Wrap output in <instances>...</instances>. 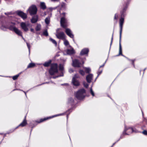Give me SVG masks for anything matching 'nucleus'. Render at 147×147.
Masks as SVG:
<instances>
[{"instance_id": "f257e3e1", "label": "nucleus", "mask_w": 147, "mask_h": 147, "mask_svg": "<svg viewBox=\"0 0 147 147\" xmlns=\"http://www.w3.org/2000/svg\"><path fill=\"white\" fill-rule=\"evenodd\" d=\"M127 3H126V5L124 7L122 10L121 11V18L119 20V27H120V32H119V54L117 56H118L121 55L126 58V57L123 55L122 54V47L121 44V37L122 32L123 28V26L124 21V19L123 17L125 16V13L127 8Z\"/></svg>"}, {"instance_id": "f03ea898", "label": "nucleus", "mask_w": 147, "mask_h": 147, "mask_svg": "<svg viewBox=\"0 0 147 147\" xmlns=\"http://www.w3.org/2000/svg\"><path fill=\"white\" fill-rule=\"evenodd\" d=\"M85 92L86 91L84 89H80L75 94V97L78 100H81L83 99L85 97L84 94Z\"/></svg>"}, {"instance_id": "7ed1b4c3", "label": "nucleus", "mask_w": 147, "mask_h": 147, "mask_svg": "<svg viewBox=\"0 0 147 147\" xmlns=\"http://www.w3.org/2000/svg\"><path fill=\"white\" fill-rule=\"evenodd\" d=\"M58 65L57 63H52L50 68L49 70V73L51 75H53L58 72Z\"/></svg>"}, {"instance_id": "20e7f679", "label": "nucleus", "mask_w": 147, "mask_h": 147, "mask_svg": "<svg viewBox=\"0 0 147 147\" xmlns=\"http://www.w3.org/2000/svg\"><path fill=\"white\" fill-rule=\"evenodd\" d=\"M30 15L31 16L35 15L36 13L37 9L35 5H32L28 9Z\"/></svg>"}, {"instance_id": "39448f33", "label": "nucleus", "mask_w": 147, "mask_h": 147, "mask_svg": "<svg viewBox=\"0 0 147 147\" xmlns=\"http://www.w3.org/2000/svg\"><path fill=\"white\" fill-rule=\"evenodd\" d=\"M16 13L24 20L26 19L27 17L26 14L21 10H18L16 11Z\"/></svg>"}, {"instance_id": "423d86ee", "label": "nucleus", "mask_w": 147, "mask_h": 147, "mask_svg": "<svg viewBox=\"0 0 147 147\" xmlns=\"http://www.w3.org/2000/svg\"><path fill=\"white\" fill-rule=\"evenodd\" d=\"M72 66L76 67H80L81 66V63L78 59H75L72 60Z\"/></svg>"}, {"instance_id": "0eeeda50", "label": "nucleus", "mask_w": 147, "mask_h": 147, "mask_svg": "<svg viewBox=\"0 0 147 147\" xmlns=\"http://www.w3.org/2000/svg\"><path fill=\"white\" fill-rule=\"evenodd\" d=\"M56 36L58 39H59L63 40L65 38V35L63 32H57L56 34Z\"/></svg>"}, {"instance_id": "6e6552de", "label": "nucleus", "mask_w": 147, "mask_h": 147, "mask_svg": "<svg viewBox=\"0 0 147 147\" xmlns=\"http://www.w3.org/2000/svg\"><path fill=\"white\" fill-rule=\"evenodd\" d=\"M20 26L21 28L24 31L27 32L29 30V29L28 28L29 24H26V23L23 22L21 23Z\"/></svg>"}, {"instance_id": "1a4fd4ad", "label": "nucleus", "mask_w": 147, "mask_h": 147, "mask_svg": "<svg viewBox=\"0 0 147 147\" xmlns=\"http://www.w3.org/2000/svg\"><path fill=\"white\" fill-rule=\"evenodd\" d=\"M89 52V49L88 48H84L81 50L80 53V55L81 56L86 55L88 56Z\"/></svg>"}, {"instance_id": "9d476101", "label": "nucleus", "mask_w": 147, "mask_h": 147, "mask_svg": "<svg viewBox=\"0 0 147 147\" xmlns=\"http://www.w3.org/2000/svg\"><path fill=\"white\" fill-rule=\"evenodd\" d=\"M93 77V75L92 74H89L86 77V80L87 82L88 83H90Z\"/></svg>"}, {"instance_id": "9b49d317", "label": "nucleus", "mask_w": 147, "mask_h": 147, "mask_svg": "<svg viewBox=\"0 0 147 147\" xmlns=\"http://www.w3.org/2000/svg\"><path fill=\"white\" fill-rule=\"evenodd\" d=\"M65 32L66 34L70 38H74V35L72 34V32L70 29L68 28H66Z\"/></svg>"}, {"instance_id": "f8f14e48", "label": "nucleus", "mask_w": 147, "mask_h": 147, "mask_svg": "<svg viewBox=\"0 0 147 147\" xmlns=\"http://www.w3.org/2000/svg\"><path fill=\"white\" fill-rule=\"evenodd\" d=\"M62 115V114H61V115H54V116H53L52 117H46V118H42V119H41L39 121H36V122H37L38 123H40L41 122H42L49 119H50V118H52L53 117H55L56 116H59L60 115Z\"/></svg>"}, {"instance_id": "ddd939ff", "label": "nucleus", "mask_w": 147, "mask_h": 147, "mask_svg": "<svg viewBox=\"0 0 147 147\" xmlns=\"http://www.w3.org/2000/svg\"><path fill=\"white\" fill-rule=\"evenodd\" d=\"M65 19L64 17H62L61 18L60 20V23L61 26L63 28H65L66 26L64 24L65 22Z\"/></svg>"}, {"instance_id": "4468645a", "label": "nucleus", "mask_w": 147, "mask_h": 147, "mask_svg": "<svg viewBox=\"0 0 147 147\" xmlns=\"http://www.w3.org/2000/svg\"><path fill=\"white\" fill-rule=\"evenodd\" d=\"M27 124L26 120V116H25L24 119L22 122L15 129V130L18 128L19 126L23 127L25 126Z\"/></svg>"}, {"instance_id": "2eb2a0df", "label": "nucleus", "mask_w": 147, "mask_h": 147, "mask_svg": "<svg viewBox=\"0 0 147 147\" xmlns=\"http://www.w3.org/2000/svg\"><path fill=\"white\" fill-rule=\"evenodd\" d=\"M11 24H12V25H10L9 27V29L12 31H13L14 32V31L16 30L17 28L15 26V24H16L15 23H13L12 22H11Z\"/></svg>"}, {"instance_id": "dca6fc26", "label": "nucleus", "mask_w": 147, "mask_h": 147, "mask_svg": "<svg viewBox=\"0 0 147 147\" xmlns=\"http://www.w3.org/2000/svg\"><path fill=\"white\" fill-rule=\"evenodd\" d=\"M127 130V128H126V126H125L124 130L123 131L122 134L120 136V138L118 140V141H119L120 139L123 138L124 135H128L129 134L126 132Z\"/></svg>"}, {"instance_id": "f3484780", "label": "nucleus", "mask_w": 147, "mask_h": 147, "mask_svg": "<svg viewBox=\"0 0 147 147\" xmlns=\"http://www.w3.org/2000/svg\"><path fill=\"white\" fill-rule=\"evenodd\" d=\"M38 15L34 16L31 19V22L32 23H35L38 20Z\"/></svg>"}, {"instance_id": "a211bd4d", "label": "nucleus", "mask_w": 147, "mask_h": 147, "mask_svg": "<svg viewBox=\"0 0 147 147\" xmlns=\"http://www.w3.org/2000/svg\"><path fill=\"white\" fill-rule=\"evenodd\" d=\"M72 83L74 86H79L80 85L79 82L78 81L76 80V79H75V78H73L72 79Z\"/></svg>"}, {"instance_id": "6ab92c4d", "label": "nucleus", "mask_w": 147, "mask_h": 147, "mask_svg": "<svg viewBox=\"0 0 147 147\" xmlns=\"http://www.w3.org/2000/svg\"><path fill=\"white\" fill-rule=\"evenodd\" d=\"M16 34L19 36H22L23 38V36L22 34V32L18 29L17 28L14 32Z\"/></svg>"}, {"instance_id": "aec40b11", "label": "nucleus", "mask_w": 147, "mask_h": 147, "mask_svg": "<svg viewBox=\"0 0 147 147\" xmlns=\"http://www.w3.org/2000/svg\"><path fill=\"white\" fill-rule=\"evenodd\" d=\"M67 54L70 55H72L75 53L74 51L73 48L71 49H67Z\"/></svg>"}, {"instance_id": "412c9836", "label": "nucleus", "mask_w": 147, "mask_h": 147, "mask_svg": "<svg viewBox=\"0 0 147 147\" xmlns=\"http://www.w3.org/2000/svg\"><path fill=\"white\" fill-rule=\"evenodd\" d=\"M40 8L43 10H45L46 8V6L45 3L44 2L40 3Z\"/></svg>"}, {"instance_id": "4be33fe9", "label": "nucleus", "mask_w": 147, "mask_h": 147, "mask_svg": "<svg viewBox=\"0 0 147 147\" xmlns=\"http://www.w3.org/2000/svg\"><path fill=\"white\" fill-rule=\"evenodd\" d=\"M51 62V60H50L48 61L45 62L43 64V65L45 67H48L49 66Z\"/></svg>"}, {"instance_id": "5701e85b", "label": "nucleus", "mask_w": 147, "mask_h": 147, "mask_svg": "<svg viewBox=\"0 0 147 147\" xmlns=\"http://www.w3.org/2000/svg\"><path fill=\"white\" fill-rule=\"evenodd\" d=\"M127 130H130V131H131V133L133 132L137 133L138 132V130H137L135 128H133L132 127H129L128 128H127Z\"/></svg>"}, {"instance_id": "b1692460", "label": "nucleus", "mask_w": 147, "mask_h": 147, "mask_svg": "<svg viewBox=\"0 0 147 147\" xmlns=\"http://www.w3.org/2000/svg\"><path fill=\"white\" fill-rule=\"evenodd\" d=\"M74 101V99L71 97L69 98L68 99V103L70 104L71 105H73Z\"/></svg>"}, {"instance_id": "393cba45", "label": "nucleus", "mask_w": 147, "mask_h": 147, "mask_svg": "<svg viewBox=\"0 0 147 147\" xmlns=\"http://www.w3.org/2000/svg\"><path fill=\"white\" fill-rule=\"evenodd\" d=\"M41 25L40 24H37L35 27V29L36 31H39L40 30Z\"/></svg>"}, {"instance_id": "a878e982", "label": "nucleus", "mask_w": 147, "mask_h": 147, "mask_svg": "<svg viewBox=\"0 0 147 147\" xmlns=\"http://www.w3.org/2000/svg\"><path fill=\"white\" fill-rule=\"evenodd\" d=\"M84 69L86 73L89 74L91 71V69L89 67H85Z\"/></svg>"}, {"instance_id": "bb28decb", "label": "nucleus", "mask_w": 147, "mask_h": 147, "mask_svg": "<svg viewBox=\"0 0 147 147\" xmlns=\"http://www.w3.org/2000/svg\"><path fill=\"white\" fill-rule=\"evenodd\" d=\"M45 22L47 24H48L50 23V18L49 17H47L45 19Z\"/></svg>"}, {"instance_id": "cd10ccee", "label": "nucleus", "mask_w": 147, "mask_h": 147, "mask_svg": "<svg viewBox=\"0 0 147 147\" xmlns=\"http://www.w3.org/2000/svg\"><path fill=\"white\" fill-rule=\"evenodd\" d=\"M35 64L34 63H30L27 66V68H32L35 66Z\"/></svg>"}, {"instance_id": "c85d7f7f", "label": "nucleus", "mask_w": 147, "mask_h": 147, "mask_svg": "<svg viewBox=\"0 0 147 147\" xmlns=\"http://www.w3.org/2000/svg\"><path fill=\"white\" fill-rule=\"evenodd\" d=\"M102 69H100V68H99L98 72H97L98 75L97 76V78H98V76L102 73Z\"/></svg>"}, {"instance_id": "c756f323", "label": "nucleus", "mask_w": 147, "mask_h": 147, "mask_svg": "<svg viewBox=\"0 0 147 147\" xmlns=\"http://www.w3.org/2000/svg\"><path fill=\"white\" fill-rule=\"evenodd\" d=\"M50 40L52 42L55 44L56 46L57 45V43L56 41L54 39H53L52 38H49Z\"/></svg>"}, {"instance_id": "7c9ffc66", "label": "nucleus", "mask_w": 147, "mask_h": 147, "mask_svg": "<svg viewBox=\"0 0 147 147\" xmlns=\"http://www.w3.org/2000/svg\"><path fill=\"white\" fill-rule=\"evenodd\" d=\"M59 70L61 71V72H62L63 73V71L64 70V67L61 64L59 65Z\"/></svg>"}, {"instance_id": "2f4dec72", "label": "nucleus", "mask_w": 147, "mask_h": 147, "mask_svg": "<svg viewBox=\"0 0 147 147\" xmlns=\"http://www.w3.org/2000/svg\"><path fill=\"white\" fill-rule=\"evenodd\" d=\"M66 4L65 3L62 2L61 3V7L62 8H64V9H65L66 7Z\"/></svg>"}, {"instance_id": "473e14b6", "label": "nucleus", "mask_w": 147, "mask_h": 147, "mask_svg": "<svg viewBox=\"0 0 147 147\" xmlns=\"http://www.w3.org/2000/svg\"><path fill=\"white\" fill-rule=\"evenodd\" d=\"M113 34H114V31L113 32V34H112V36L111 38V43H110V49H109V50H110V49H111V45H112V42H113Z\"/></svg>"}, {"instance_id": "72a5a7b5", "label": "nucleus", "mask_w": 147, "mask_h": 147, "mask_svg": "<svg viewBox=\"0 0 147 147\" xmlns=\"http://www.w3.org/2000/svg\"><path fill=\"white\" fill-rule=\"evenodd\" d=\"M63 76V73L62 72L60 75H59L57 76H53V78L54 79H55L56 78H57L58 77H61V76Z\"/></svg>"}, {"instance_id": "f704fd0d", "label": "nucleus", "mask_w": 147, "mask_h": 147, "mask_svg": "<svg viewBox=\"0 0 147 147\" xmlns=\"http://www.w3.org/2000/svg\"><path fill=\"white\" fill-rule=\"evenodd\" d=\"M79 72L82 76H84L85 74L84 72L82 70H80Z\"/></svg>"}, {"instance_id": "c9c22d12", "label": "nucleus", "mask_w": 147, "mask_h": 147, "mask_svg": "<svg viewBox=\"0 0 147 147\" xmlns=\"http://www.w3.org/2000/svg\"><path fill=\"white\" fill-rule=\"evenodd\" d=\"M19 74H17L16 75L14 76L12 78L13 80H15L17 79L18 77H19Z\"/></svg>"}, {"instance_id": "e433bc0d", "label": "nucleus", "mask_w": 147, "mask_h": 147, "mask_svg": "<svg viewBox=\"0 0 147 147\" xmlns=\"http://www.w3.org/2000/svg\"><path fill=\"white\" fill-rule=\"evenodd\" d=\"M43 34L44 35L47 36H48V33L47 30H45L43 32Z\"/></svg>"}, {"instance_id": "4c0bfd02", "label": "nucleus", "mask_w": 147, "mask_h": 147, "mask_svg": "<svg viewBox=\"0 0 147 147\" xmlns=\"http://www.w3.org/2000/svg\"><path fill=\"white\" fill-rule=\"evenodd\" d=\"M36 125L35 124H33L32 123H30V126H31V128H32V129H31V132L32 131V129L34 127H35Z\"/></svg>"}, {"instance_id": "58836bf2", "label": "nucleus", "mask_w": 147, "mask_h": 147, "mask_svg": "<svg viewBox=\"0 0 147 147\" xmlns=\"http://www.w3.org/2000/svg\"><path fill=\"white\" fill-rule=\"evenodd\" d=\"M27 47L28 49L29 53H30V46L29 43L26 42V43Z\"/></svg>"}, {"instance_id": "ea45409f", "label": "nucleus", "mask_w": 147, "mask_h": 147, "mask_svg": "<svg viewBox=\"0 0 147 147\" xmlns=\"http://www.w3.org/2000/svg\"><path fill=\"white\" fill-rule=\"evenodd\" d=\"M90 93L91 94V95L93 96H94V93L92 90V87H91V88L90 89Z\"/></svg>"}, {"instance_id": "a19ab883", "label": "nucleus", "mask_w": 147, "mask_h": 147, "mask_svg": "<svg viewBox=\"0 0 147 147\" xmlns=\"http://www.w3.org/2000/svg\"><path fill=\"white\" fill-rule=\"evenodd\" d=\"M83 85L84 87L86 88H87L89 86V84H88L85 82L83 83Z\"/></svg>"}, {"instance_id": "79ce46f5", "label": "nucleus", "mask_w": 147, "mask_h": 147, "mask_svg": "<svg viewBox=\"0 0 147 147\" xmlns=\"http://www.w3.org/2000/svg\"><path fill=\"white\" fill-rule=\"evenodd\" d=\"M72 111L71 109H68L67 111H66L67 113L68 112H69V113L67 115V119L68 117V115H69V114Z\"/></svg>"}, {"instance_id": "37998d69", "label": "nucleus", "mask_w": 147, "mask_h": 147, "mask_svg": "<svg viewBox=\"0 0 147 147\" xmlns=\"http://www.w3.org/2000/svg\"><path fill=\"white\" fill-rule=\"evenodd\" d=\"M64 45L67 46L69 44V42L67 40H65L64 42Z\"/></svg>"}, {"instance_id": "c03bdc74", "label": "nucleus", "mask_w": 147, "mask_h": 147, "mask_svg": "<svg viewBox=\"0 0 147 147\" xmlns=\"http://www.w3.org/2000/svg\"><path fill=\"white\" fill-rule=\"evenodd\" d=\"M118 18V15H117V13H116L115 14L114 19L115 20H117Z\"/></svg>"}, {"instance_id": "a18cd8bd", "label": "nucleus", "mask_w": 147, "mask_h": 147, "mask_svg": "<svg viewBox=\"0 0 147 147\" xmlns=\"http://www.w3.org/2000/svg\"><path fill=\"white\" fill-rule=\"evenodd\" d=\"M142 133L145 135H147V131L146 130H144Z\"/></svg>"}, {"instance_id": "49530a36", "label": "nucleus", "mask_w": 147, "mask_h": 147, "mask_svg": "<svg viewBox=\"0 0 147 147\" xmlns=\"http://www.w3.org/2000/svg\"><path fill=\"white\" fill-rule=\"evenodd\" d=\"M78 78L79 76L77 74H75L73 78H75V79H76V78Z\"/></svg>"}, {"instance_id": "de8ad7c7", "label": "nucleus", "mask_w": 147, "mask_h": 147, "mask_svg": "<svg viewBox=\"0 0 147 147\" xmlns=\"http://www.w3.org/2000/svg\"><path fill=\"white\" fill-rule=\"evenodd\" d=\"M74 70L71 69H69V72H70L71 73H73V72H74Z\"/></svg>"}, {"instance_id": "09e8293b", "label": "nucleus", "mask_w": 147, "mask_h": 147, "mask_svg": "<svg viewBox=\"0 0 147 147\" xmlns=\"http://www.w3.org/2000/svg\"><path fill=\"white\" fill-rule=\"evenodd\" d=\"M135 60H131V61L132 62V64L134 66V67H135V65L134 64V61H135Z\"/></svg>"}, {"instance_id": "8fccbe9b", "label": "nucleus", "mask_w": 147, "mask_h": 147, "mask_svg": "<svg viewBox=\"0 0 147 147\" xmlns=\"http://www.w3.org/2000/svg\"><path fill=\"white\" fill-rule=\"evenodd\" d=\"M106 62V61H105V63L102 65L100 66L99 68H101L102 67H103L105 65Z\"/></svg>"}, {"instance_id": "3c124183", "label": "nucleus", "mask_w": 147, "mask_h": 147, "mask_svg": "<svg viewBox=\"0 0 147 147\" xmlns=\"http://www.w3.org/2000/svg\"><path fill=\"white\" fill-rule=\"evenodd\" d=\"M51 1L53 2H57L59 1L60 0H51Z\"/></svg>"}, {"instance_id": "603ef678", "label": "nucleus", "mask_w": 147, "mask_h": 147, "mask_svg": "<svg viewBox=\"0 0 147 147\" xmlns=\"http://www.w3.org/2000/svg\"><path fill=\"white\" fill-rule=\"evenodd\" d=\"M30 30L31 32H32L33 33L34 32V29L32 28H31L30 29Z\"/></svg>"}, {"instance_id": "864d4df0", "label": "nucleus", "mask_w": 147, "mask_h": 147, "mask_svg": "<svg viewBox=\"0 0 147 147\" xmlns=\"http://www.w3.org/2000/svg\"><path fill=\"white\" fill-rule=\"evenodd\" d=\"M118 141H118L117 140V141L114 143L111 147H113V146Z\"/></svg>"}, {"instance_id": "5fc2aeb1", "label": "nucleus", "mask_w": 147, "mask_h": 147, "mask_svg": "<svg viewBox=\"0 0 147 147\" xmlns=\"http://www.w3.org/2000/svg\"><path fill=\"white\" fill-rule=\"evenodd\" d=\"M65 12H63V13H62V14L63 15V17H65Z\"/></svg>"}, {"instance_id": "6e6d98bb", "label": "nucleus", "mask_w": 147, "mask_h": 147, "mask_svg": "<svg viewBox=\"0 0 147 147\" xmlns=\"http://www.w3.org/2000/svg\"><path fill=\"white\" fill-rule=\"evenodd\" d=\"M61 85H66V86H68V84H67V83H64V84H61Z\"/></svg>"}, {"instance_id": "4d7b16f0", "label": "nucleus", "mask_w": 147, "mask_h": 147, "mask_svg": "<svg viewBox=\"0 0 147 147\" xmlns=\"http://www.w3.org/2000/svg\"><path fill=\"white\" fill-rule=\"evenodd\" d=\"M54 9L52 7H50L49 8V9L50 11H52Z\"/></svg>"}, {"instance_id": "13d9d810", "label": "nucleus", "mask_w": 147, "mask_h": 147, "mask_svg": "<svg viewBox=\"0 0 147 147\" xmlns=\"http://www.w3.org/2000/svg\"><path fill=\"white\" fill-rule=\"evenodd\" d=\"M21 90V91H22L24 93H25V94L26 96V92H25L23 90Z\"/></svg>"}, {"instance_id": "bf43d9fd", "label": "nucleus", "mask_w": 147, "mask_h": 147, "mask_svg": "<svg viewBox=\"0 0 147 147\" xmlns=\"http://www.w3.org/2000/svg\"><path fill=\"white\" fill-rule=\"evenodd\" d=\"M48 83V82H46V83H42V84H39V85H37V86H40V85H42V84H45V83Z\"/></svg>"}, {"instance_id": "052dcab7", "label": "nucleus", "mask_w": 147, "mask_h": 147, "mask_svg": "<svg viewBox=\"0 0 147 147\" xmlns=\"http://www.w3.org/2000/svg\"><path fill=\"white\" fill-rule=\"evenodd\" d=\"M36 34H40V33H38V32H36Z\"/></svg>"}, {"instance_id": "680f3d73", "label": "nucleus", "mask_w": 147, "mask_h": 147, "mask_svg": "<svg viewBox=\"0 0 147 147\" xmlns=\"http://www.w3.org/2000/svg\"><path fill=\"white\" fill-rule=\"evenodd\" d=\"M97 78H97V77L96 78H95V80L94 82H95L96 81V79Z\"/></svg>"}, {"instance_id": "e2e57ef3", "label": "nucleus", "mask_w": 147, "mask_h": 147, "mask_svg": "<svg viewBox=\"0 0 147 147\" xmlns=\"http://www.w3.org/2000/svg\"><path fill=\"white\" fill-rule=\"evenodd\" d=\"M146 68H145L144 69V72L145 71V70H146Z\"/></svg>"}, {"instance_id": "0e129e2a", "label": "nucleus", "mask_w": 147, "mask_h": 147, "mask_svg": "<svg viewBox=\"0 0 147 147\" xmlns=\"http://www.w3.org/2000/svg\"><path fill=\"white\" fill-rule=\"evenodd\" d=\"M142 115L143 116V115H144V113H143V112H142Z\"/></svg>"}, {"instance_id": "69168bd1", "label": "nucleus", "mask_w": 147, "mask_h": 147, "mask_svg": "<svg viewBox=\"0 0 147 147\" xmlns=\"http://www.w3.org/2000/svg\"><path fill=\"white\" fill-rule=\"evenodd\" d=\"M5 15H7V13H5Z\"/></svg>"}, {"instance_id": "338daca9", "label": "nucleus", "mask_w": 147, "mask_h": 147, "mask_svg": "<svg viewBox=\"0 0 147 147\" xmlns=\"http://www.w3.org/2000/svg\"><path fill=\"white\" fill-rule=\"evenodd\" d=\"M1 0H0V3H1Z\"/></svg>"}, {"instance_id": "774afa93", "label": "nucleus", "mask_w": 147, "mask_h": 147, "mask_svg": "<svg viewBox=\"0 0 147 147\" xmlns=\"http://www.w3.org/2000/svg\"><path fill=\"white\" fill-rule=\"evenodd\" d=\"M16 90L14 89L13 90V91L15 90Z\"/></svg>"}]
</instances>
